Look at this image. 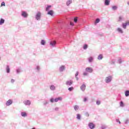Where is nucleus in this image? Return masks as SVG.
I'll use <instances>...</instances> for the list:
<instances>
[{"instance_id": "nucleus-51", "label": "nucleus", "mask_w": 129, "mask_h": 129, "mask_svg": "<svg viewBox=\"0 0 129 129\" xmlns=\"http://www.w3.org/2000/svg\"><path fill=\"white\" fill-rule=\"evenodd\" d=\"M11 83H14V82H15V80L13 79H12L11 81Z\"/></svg>"}, {"instance_id": "nucleus-37", "label": "nucleus", "mask_w": 129, "mask_h": 129, "mask_svg": "<svg viewBox=\"0 0 129 129\" xmlns=\"http://www.w3.org/2000/svg\"><path fill=\"white\" fill-rule=\"evenodd\" d=\"M74 108L75 110H77L79 109V106L77 105H75L74 106Z\"/></svg>"}, {"instance_id": "nucleus-15", "label": "nucleus", "mask_w": 129, "mask_h": 129, "mask_svg": "<svg viewBox=\"0 0 129 129\" xmlns=\"http://www.w3.org/2000/svg\"><path fill=\"white\" fill-rule=\"evenodd\" d=\"M6 73H11V68H10V66L7 65L6 66Z\"/></svg>"}, {"instance_id": "nucleus-46", "label": "nucleus", "mask_w": 129, "mask_h": 129, "mask_svg": "<svg viewBox=\"0 0 129 129\" xmlns=\"http://www.w3.org/2000/svg\"><path fill=\"white\" fill-rule=\"evenodd\" d=\"M70 26H71V27H74V23H72V22H71L70 23Z\"/></svg>"}, {"instance_id": "nucleus-6", "label": "nucleus", "mask_w": 129, "mask_h": 129, "mask_svg": "<svg viewBox=\"0 0 129 129\" xmlns=\"http://www.w3.org/2000/svg\"><path fill=\"white\" fill-rule=\"evenodd\" d=\"M11 104H13V100L12 99L8 100L6 103V105H7V106H9V105H11Z\"/></svg>"}, {"instance_id": "nucleus-54", "label": "nucleus", "mask_w": 129, "mask_h": 129, "mask_svg": "<svg viewBox=\"0 0 129 129\" xmlns=\"http://www.w3.org/2000/svg\"><path fill=\"white\" fill-rule=\"evenodd\" d=\"M127 5L129 6V1L127 2Z\"/></svg>"}, {"instance_id": "nucleus-55", "label": "nucleus", "mask_w": 129, "mask_h": 129, "mask_svg": "<svg viewBox=\"0 0 129 129\" xmlns=\"http://www.w3.org/2000/svg\"><path fill=\"white\" fill-rule=\"evenodd\" d=\"M31 129H35V128H31Z\"/></svg>"}, {"instance_id": "nucleus-8", "label": "nucleus", "mask_w": 129, "mask_h": 129, "mask_svg": "<svg viewBox=\"0 0 129 129\" xmlns=\"http://www.w3.org/2000/svg\"><path fill=\"white\" fill-rule=\"evenodd\" d=\"M47 12V15H49V16H54V11L53 10H48Z\"/></svg>"}, {"instance_id": "nucleus-2", "label": "nucleus", "mask_w": 129, "mask_h": 129, "mask_svg": "<svg viewBox=\"0 0 129 129\" xmlns=\"http://www.w3.org/2000/svg\"><path fill=\"white\" fill-rule=\"evenodd\" d=\"M112 80V76H109L105 78V83H110Z\"/></svg>"}, {"instance_id": "nucleus-28", "label": "nucleus", "mask_w": 129, "mask_h": 129, "mask_svg": "<svg viewBox=\"0 0 129 129\" xmlns=\"http://www.w3.org/2000/svg\"><path fill=\"white\" fill-rule=\"evenodd\" d=\"M72 4V0H68L67 2V6H69L70 5Z\"/></svg>"}, {"instance_id": "nucleus-16", "label": "nucleus", "mask_w": 129, "mask_h": 129, "mask_svg": "<svg viewBox=\"0 0 129 129\" xmlns=\"http://www.w3.org/2000/svg\"><path fill=\"white\" fill-rule=\"evenodd\" d=\"M109 4H110V0H104L105 6H109Z\"/></svg>"}, {"instance_id": "nucleus-52", "label": "nucleus", "mask_w": 129, "mask_h": 129, "mask_svg": "<svg viewBox=\"0 0 129 129\" xmlns=\"http://www.w3.org/2000/svg\"><path fill=\"white\" fill-rule=\"evenodd\" d=\"M55 111H58V110H59V108L56 107V108H55Z\"/></svg>"}, {"instance_id": "nucleus-13", "label": "nucleus", "mask_w": 129, "mask_h": 129, "mask_svg": "<svg viewBox=\"0 0 129 129\" xmlns=\"http://www.w3.org/2000/svg\"><path fill=\"white\" fill-rule=\"evenodd\" d=\"M24 103L25 104V105H31V101L29 100L24 101Z\"/></svg>"}, {"instance_id": "nucleus-41", "label": "nucleus", "mask_w": 129, "mask_h": 129, "mask_svg": "<svg viewBox=\"0 0 129 129\" xmlns=\"http://www.w3.org/2000/svg\"><path fill=\"white\" fill-rule=\"evenodd\" d=\"M118 21V22H121L122 21V16H119Z\"/></svg>"}, {"instance_id": "nucleus-39", "label": "nucleus", "mask_w": 129, "mask_h": 129, "mask_svg": "<svg viewBox=\"0 0 129 129\" xmlns=\"http://www.w3.org/2000/svg\"><path fill=\"white\" fill-rule=\"evenodd\" d=\"M101 103V101H100V100H97L96 101L97 105H100Z\"/></svg>"}, {"instance_id": "nucleus-7", "label": "nucleus", "mask_w": 129, "mask_h": 129, "mask_svg": "<svg viewBox=\"0 0 129 129\" xmlns=\"http://www.w3.org/2000/svg\"><path fill=\"white\" fill-rule=\"evenodd\" d=\"M66 85H68L69 86H71L72 84H73V81L72 80H69L67 81L66 83Z\"/></svg>"}, {"instance_id": "nucleus-33", "label": "nucleus", "mask_w": 129, "mask_h": 129, "mask_svg": "<svg viewBox=\"0 0 129 129\" xmlns=\"http://www.w3.org/2000/svg\"><path fill=\"white\" fill-rule=\"evenodd\" d=\"M83 48L84 50H86V49L88 48V45H87V44H84Z\"/></svg>"}, {"instance_id": "nucleus-5", "label": "nucleus", "mask_w": 129, "mask_h": 129, "mask_svg": "<svg viewBox=\"0 0 129 129\" xmlns=\"http://www.w3.org/2000/svg\"><path fill=\"white\" fill-rule=\"evenodd\" d=\"M21 16L24 19L28 18V13L26 11H22L21 12Z\"/></svg>"}, {"instance_id": "nucleus-35", "label": "nucleus", "mask_w": 129, "mask_h": 129, "mask_svg": "<svg viewBox=\"0 0 129 129\" xmlns=\"http://www.w3.org/2000/svg\"><path fill=\"white\" fill-rule=\"evenodd\" d=\"M74 23H75V24H76L77 22H78V18L77 17H76L74 18Z\"/></svg>"}, {"instance_id": "nucleus-27", "label": "nucleus", "mask_w": 129, "mask_h": 129, "mask_svg": "<svg viewBox=\"0 0 129 129\" xmlns=\"http://www.w3.org/2000/svg\"><path fill=\"white\" fill-rule=\"evenodd\" d=\"M99 22H100V19L99 18H97L95 21L94 22V25H97V24H98V23H99Z\"/></svg>"}, {"instance_id": "nucleus-14", "label": "nucleus", "mask_w": 129, "mask_h": 129, "mask_svg": "<svg viewBox=\"0 0 129 129\" xmlns=\"http://www.w3.org/2000/svg\"><path fill=\"white\" fill-rule=\"evenodd\" d=\"M60 72H63V71H64V70H65V66L62 65L61 66H60L59 67V69Z\"/></svg>"}, {"instance_id": "nucleus-9", "label": "nucleus", "mask_w": 129, "mask_h": 129, "mask_svg": "<svg viewBox=\"0 0 129 129\" xmlns=\"http://www.w3.org/2000/svg\"><path fill=\"white\" fill-rule=\"evenodd\" d=\"M129 25V22L128 23H123L122 24V27L123 29H126V26Z\"/></svg>"}, {"instance_id": "nucleus-31", "label": "nucleus", "mask_w": 129, "mask_h": 129, "mask_svg": "<svg viewBox=\"0 0 129 129\" xmlns=\"http://www.w3.org/2000/svg\"><path fill=\"white\" fill-rule=\"evenodd\" d=\"M68 90H69V91H70V92H71L74 90V87H69L68 88Z\"/></svg>"}, {"instance_id": "nucleus-17", "label": "nucleus", "mask_w": 129, "mask_h": 129, "mask_svg": "<svg viewBox=\"0 0 129 129\" xmlns=\"http://www.w3.org/2000/svg\"><path fill=\"white\" fill-rule=\"evenodd\" d=\"M21 115L23 117H26V116H28V114L26 112H21Z\"/></svg>"}, {"instance_id": "nucleus-3", "label": "nucleus", "mask_w": 129, "mask_h": 129, "mask_svg": "<svg viewBox=\"0 0 129 129\" xmlns=\"http://www.w3.org/2000/svg\"><path fill=\"white\" fill-rule=\"evenodd\" d=\"M88 126H89L90 129H94L95 128V124L93 123V122H90L88 123Z\"/></svg>"}, {"instance_id": "nucleus-22", "label": "nucleus", "mask_w": 129, "mask_h": 129, "mask_svg": "<svg viewBox=\"0 0 129 129\" xmlns=\"http://www.w3.org/2000/svg\"><path fill=\"white\" fill-rule=\"evenodd\" d=\"M40 44L42 46H45V45H46V41L45 40H44V39H42L41 40Z\"/></svg>"}, {"instance_id": "nucleus-25", "label": "nucleus", "mask_w": 129, "mask_h": 129, "mask_svg": "<svg viewBox=\"0 0 129 129\" xmlns=\"http://www.w3.org/2000/svg\"><path fill=\"white\" fill-rule=\"evenodd\" d=\"M117 31L118 33H120V34H123V31H122V29L120 28H118Z\"/></svg>"}, {"instance_id": "nucleus-30", "label": "nucleus", "mask_w": 129, "mask_h": 129, "mask_svg": "<svg viewBox=\"0 0 129 129\" xmlns=\"http://www.w3.org/2000/svg\"><path fill=\"white\" fill-rule=\"evenodd\" d=\"M49 44L51 47H55L56 46V43L55 42H50Z\"/></svg>"}, {"instance_id": "nucleus-43", "label": "nucleus", "mask_w": 129, "mask_h": 129, "mask_svg": "<svg viewBox=\"0 0 129 129\" xmlns=\"http://www.w3.org/2000/svg\"><path fill=\"white\" fill-rule=\"evenodd\" d=\"M1 7H6V3H5V2H3L1 3Z\"/></svg>"}, {"instance_id": "nucleus-42", "label": "nucleus", "mask_w": 129, "mask_h": 129, "mask_svg": "<svg viewBox=\"0 0 129 129\" xmlns=\"http://www.w3.org/2000/svg\"><path fill=\"white\" fill-rule=\"evenodd\" d=\"M118 62L119 64H121V63H122V59H121V58H119L118 59Z\"/></svg>"}, {"instance_id": "nucleus-1", "label": "nucleus", "mask_w": 129, "mask_h": 129, "mask_svg": "<svg viewBox=\"0 0 129 129\" xmlns=\"http://www.w3.org/2000/svg\"><path fill=\"white\" fill-rule=\"evenodd\" d=\"M42 14L40 12H38L35 15V20L37 21H40L41 20V17Z\"/></svg>"}, {"instance_id": "nucleus-38", "label": "nucleus", "mask_w": 129, "mask_h": 129, "mask_svg": "<svg viewBox=\"0 0 129 129\" xmlns=\"http://www.w3.org/2000/svg\"><path fill=\"white\" fill-rule=\"evenodd\" d=\"M83 101L84 102H86L88 101V97H84Z\"/></svg>"}, {"instance_id": "nucleus-34", "label": "nucleus", "mask_w": 129, "mask_h": 129, "mask_svg": "<svg viewBox=\"0 0 129 129\" xmlns=\"http://www.w3.org/2000/svg\"><path fill=\"white\" fill-rule=\"evenodd\" d=\"M110 64H111V65H114V64H115V60L112 59L110 62Z\"/></svg>"}, {"instance_id": "nucleus-49", "label": "nucleus", "mask_w": 129, "mask_h": 129, "mask_svg": "<svg viewBox=\"0 0 129 129\" xmlns=\"http://www.w3.org/2000/svg\"><path fill=\"white\" fill-rule=\"evenodd\" d=\"M36 70L38 71L40 70V67L39 66H36Z\"/></svg>"}, {"instance_id": "nucleus-53", "label": "nucleus", "mask_w": 129, "mask_h": 129, "mask_svg": "<svg viewBox=\"0 0 129 129\" xmlns=\"http://www.w3.org/2000/svg\"><path fill=\"white\" fill-rule=\"evenodd\" d=\"M44 105H47V104H48V102L47 101H46V102H45V103H44Z\"/></svg>"}, {"instance_id": "nucleus-10", "label": "nucleus", "mask_w": 129, "mask_h": 129, "mask_svg": "<svg viewBox=\"0 0 129 129\" xmlns=\"http://www.w3.org/2000/svg\"><path fill=\"white\" fill-rule=\"evenodd\" d=\"M62 98L61 97H58L54 98V102H58V101H61Z\"/></svg>"}, {"instance_id": "nucleus-4", "label": "nucleus", "mask_w": 129, "mask_h": 129, "mask_svg": "<svg viewBox=\"0 0 129 129\" xmlns=\"http://www.w3.org/2000/svg\"><path fill=\"white\" fill-rule=\"evenodd\" d=\"M85 71L89 73H92L93 72V69L91 67H87L85 69Z\"/></svg>"}, {"instance_id": "nucleus-48", "label": "nucleus", "mask_w": 129, "mask_h": 129, "mask_svg": "<svg viewBox=\"0 0 129 129\" xmlns=\"http://www.w3.org/2000/svg\"><path fill=\"white\" fill-rule=\"evenodd\" d=\"M101 129H105L106 128V126H104V125H103L101 127Z\"/></svg>"}, {"instance_id": "nucleus-26", "label": "nucleus", "mask_w": 129, "mask_h": 129, "mask_svg": "<svg viewBox=\"0 0 129 129\" xmlns=\"http://www.w3.org/2000/svg\"><path fill=\"white\" fill-rule=\"evenodd\" d=\"M5 19L3 18H1L0 19V25L2 26V25H4L5 24Z\"/></svg>"}, {"instance_id": "nucleus-50", "label": "nucleus", "mask_w": 129, "mask_h": 129, "mask_svg": "<svg viewBox=\"0 0 129 129\" xmlns=\"http://www.w3.org/2000/svg\"><path fill=\"white\" fill-rule=\"evenodd\" d=\"M125 124H127L128 123V120H126L124 122Z\"/></svg>"}, {"instance_id": "nucleus-18", "label": "nucleus", "mask_w": 129, "mask_h": 129, "mask_svg": "<svg viewBox=\"0 0 129 129\" xmlns=\"http://www.w3.org/2000/svg\"><path fill=\"white\" fill-rule=\"evenodd\" d=\"M52 8V5H47V7L45 8V11L48 12L50 11V9Z\"/></svg>"}, {"instance_id": "nucleus-32", "label": "nucleus", "mask_w": 129, "mask_h": 129, "mask_svg": "<svg viewBox=\"0 0 129 129\" xmlns=\"http://www.w3.org/2000/svg\"><path fill=\"white\" fill-rule=\"evenodd\" d=\"M77 118L78 119V120H80V119H81V115L80 114H77Z\"/></svg>"}, {"instance_id": "nucleus-29", "label": "nucleus", "mask_w": 129, "mask_h": 129, "mask_svg": "<svg viewBox=\"0 0 129 129\" xmlns=\"http://www.w3.org/2000/svg\"><path fill=\"white\" fill-rule=\"evenodd\" d=\"M117 9H118V7L117 6L114 5V6H112V10L113 11H116V10H117Z\"/></svg>"}, {"instance_id": "nucleus-40", "label": "nucleus", "mask_w": 129, "mask_h": 129, "mask_svg": "<svg viewBox=\"0 0 129 129\" xmlns=\"http://www.w3.org/2000/svg\"><path fill=\"white\" fill-rule=\"evenodd\" d=\"M83 75L84 76H87V75H88V72L85 71L83 72Z\"/></svg>"}, {"instance_id": "nucleus-24", "label": "nucleus", "mask_w": 129, "mask_h": 129, "mask_svg": "<svg viewBox=\"0 0 129 129\" xmlns=\"http://www.w3.org/2000/svg\"><path fill=\"white\" fill-rule=\"evenodd\" d=\"M119 105L120 107H124V103H123V101H122V100H121L119 102Z\"/></svg>"}, {"instance_id": "nucleus-21", "label": "nucleus", "mask_w": 129, "mask_h": 129, "mask_svg": "<svg viewBox=\"0 0 129 129\" xmlns=\"http://www.w3.org/2000/svg\"><path fill=\"white\" fill-rule=\"evenodd\" d=\"M124 94H125V96L126 97H128V96H129V90H125V92H124Z\"/></svg>"}, {"instance_id": "nucleus-12", "label": "nucleus", "mask_w": 129, "mask_h": 129, "mask_svg": "<svg viewBox=\"0 0 129 129\" xmlns=\"http://www.w3.org/2000/svg\"><path fill=\"white\" fill-rule=\"evenodd\" d=\"M81 90H82L83 91H85V89H86V85L85 84H83L80 87Z\"/></svg>"}, {"instance_id": "nucleus-20", "label": "nucleus", "mask_w": 129, "mask_h": 129, "mask_svg": "<svg viewBox=\"0 0 129 129\" xmlns=\"http://www.w3.org/2000/svg\"><path fill=\"white\" fill-rule=\"evenodd\" d=\"M78 75H79V72L77 71L75 74V78L76 79L77 81L79 80V78H78Z\"/></svg>"}, {"instance_id": "nucleus-23", "label": "nucleus", "mask_w": 129, "mask_h": 129, "mask_svg": "<svg viewBox=\"0 0 129 129\" xmlns=\"http://www.w3.org/2000/svg\"><path fill=\"white\" fill-rule=\"evenodd\" d=\"M103 59V55L102 54H100L98 56V60H102Z\"/></svg>"}, {"instance_id": "nucleus-45", "label": "nucleus", "mask_w": 129, "mask_h": 129, "mask_svg": "<svg viewBox=\"0 0 129 129\" xmlns=\"http://www.w3.org/2000/svg\"><path fill=\"white\" fill-rule=\"evenodd\" d=\"M21 72V70L20 69H16V73L17 74H19Z\"/></svg>"}, {"instance_id": "nucleus-19", "label": "nucleus", "mask_w": 129, "mask_h": 129, "mask_svg": "<svg viewBox=\"0 0 129 129\" xmlns=\"http://www.w3.org/2000/svg\"><path fill=\"white\" fill-rule=\"evenodd\" d=\"M50 90H52L53 91H54V90H55L56 89V87H55L54 85H51L50 86Z\"/></svg>"}, {"instance_id": "nucleus-44", "label": "nucleus", "mask_w": 129, "mask_h": 129, "mask_svg": "<svg viewBox=\"0 0 129 129\" xmlns=\"http://www.w3.org/2000/svg\"><path fill=\"white\" fill-rule=\"evenodd\" d=\"M85 116H87V117H89V113L88 112H86L85 113Z\"/></svg>"}, {"instance_id": "nucleus-36", "label": "nucleus", "mask_w": 129, "mask_h": 129, "mask_svg": "<svg viewBox=\"0 0 129 129\" xmlns=\"http://www.w3.org/2000/svg\"><path fill=\"white\" fill-rule=\"evenodd\" d=\"M50 102H51V103H53V102H55V99H54L53 97H51L50 99Z\"/></svg>"}, {"instance_id": "nucleus-11", "label": "nucleus", "mask_w": 129, "mask_h": 129, "mask_svg": "<svg viewBox=\"0 0 129 129\" xmlns=\"http://www.w3.org/2000/svg\"><path fill=\"white\" fill-rule=\"evenodd\" d=\"M88 60L89 63H92V62H93V60H94V58L93 56H90L88 58Z\"/></svg>"}, {"instance_id": "nucleus-47", "label": "nucleus", "mask_w": 129, "mask_h": 129, "mask_svg": "<svg viewBox=\"0 0 129 129\" xmlns=\"http://www.w3.org/2000/svg\"><path fill=\"white\" fill-rule=\"evenodd\" d=\"M116 122H118L119 124H120L121 122L120 121H119V119H116Z\"/></svg>"}]
</instances>
